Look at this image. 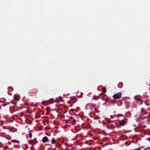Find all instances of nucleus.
I'll return each instance as SVG.
<instances>
[{"label":"nucleus","mask_w":150,"mask_h":150,"mask_svg":"<svg viewBox=\"0 0 150 150\" xmlns=\"http://www.w3.org/2000/svg\"><path fill=\"white\" fill-rule=\"evenodd\" d=\"M122 93L121 92H119L114 95L113 96V98L116 99H119L122 96Z\"/></svg>","instance_id":"1"},{"label":"nucleus","mask_w":150,"mask_h":150,"mask_svg":"<svg viewBox=\"0 0 150 150\" xmlns=\"http://www.w3.org/2000/svg\"><path fill=\"white\" fill-rule=\"evenodd\" d=\"M94 106V105H92L91 104H89L86 106V110L91 109Z\"/></svg>","instance_id":"2"},{"label":"nucleus","mask_w":150,"mask_h":150,"mask_svg":"<svg viewBox=\"0 0 150 150\" xmlns=\"http://www.w3.org/2000/svg\"><path fill=\"white\" fill-rule=\"evenodd\" d=\"M48 140V137L47 136H45L43 137L42 139V142L43 143H45L47 142Z\"/></svg>","instance_id":"3"},{"label":"nucleus","mask_w":150,"mask_h":150,"mask_svg":"<svg viewBox=\"0 0 150 150\" xmlns=\"http://www.w3.org/2000/svg\"><path fill=\"white\" fill-rule=\"evenodd\" d=\"M126 124V122L123 120H122L120 122V124L121 126H124Z\"/></svg>","instance_id":"4"},{"label":"nucleus","mask_w":150,"mask_h":150,"mask_svg":"<svg viewBox=\"0 0 150 150\" xmlns=\"http://www.w3.org/2000/svg\"><path fill=\"white\" fill-rule=\"evenodd\" d=\"M123 86L122 83H119L118 84V86L119 88H121Z\"/></svg>","instance_id":"5"},{"label":"nucleus","mask_w":150,"mask_h":150,"mask_svg":"<svg viewBox=\"0 0 150 150\" xmlns=\"http://www.w3.org/2000/svg\"><path fill=\"white\" fill-rule=\"evenodd\" d=\"M56 140L54 139L53 138L51 141L52 143V144H54L56 142Z\"/></svg>","instance_id":"6"},{"label":"nucleus","mask_w":150,"mask_h":150,"mask_svg":"<svg viewBox=\"0 0 150 150\" xmlns=\"http://www.w3.org/2000/svg\"><path fill=\"white\" fill-rule=\"evenodd\" d=\"M18 95H16L14 96V98L15 99H16L17 100H18L19 99L18 98Z\"/></svg>","instance_id":"7"},{"label":"nucleus","mask_w":150,"mask_h":150,"mask_svg":"<svg viewBox=\"0 0 150 150\" xmlns=\"http://www.w3.org/2000/svg\"><path fill=\"white\" fill-rule=\"evenodd\" d=\"M106 89L105 87L103 88V93H105L106 92Z\"/></svg>","instance_id":"8"},{"label":"nucleus","mask_w":150,"mask_h":150,"mask_svg":"<svg viewBox=\"0 0 150 150\" xmlns=\"http://www.w3.org/2000/svg\"><path fill=\"white\" fill-rule=\"evenodd\" d=\"M29 137L31 138L32 137V134L30 132V131H29Z\"/></svg>","instance_id":"9"},{"label":"nucleus","mask_w":150,"mask_h":150,"mask_svg":"<svg viewBox=\"0 0 150 150\" xmlns=\"http://www.w3.org/2000/svg\"><path fill=\"white\" fill-rule=\"evenodd\" d=\"M12 142H17V141H16V140H12L11 141Z\"/></svg>","instance_id":"10"},{"label":"nucleus","mask_w":150,"mask_h":150,"mask_svg":"<svg viewBox=\"0 0 150 150\" xmlns=\"http://www.w3.org/2000/svg\"><path fill=\"white\" fill-rule=\"evenodd\" d=\"M135 150H140L139 149H136Z\"/></svg>","instance_id":"11"},{"label":"nucleus","mask_w":150,"mask_h":150,"mask_svg":"<svg viewBox=\"0 0 150 150\" xmlns=\"http://www.w3.org/2000/svg\"><path fill=\"white\" fill-rule=\"evenodd\" d=\"M46 110H48V109H47V108L46 109Z\"/></svg>","instance_id":"12"},{"label":"nucleus","mask_w":150,"mask_h":150,"mask_svg":"<svg viewBox=\"0 0 150 150\" xmlns=\"http://www.w3.org/2000/svg\"><path fill=\"white\" fill-rule=\"evenodd\" d=\"M46 110H48V109H47V108L46 109Z\"/></svg>","instance_id":"13"}]
</instances>
